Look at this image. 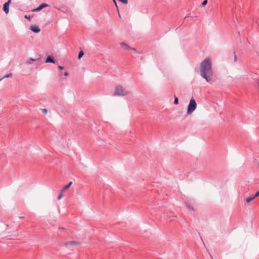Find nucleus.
<instances>
[{
	"instance_id": "nucleus-1",
	"label": "nucleus",
	"mask_w": 259,
	"mask_h": 259,
	"mask_svg": "<svg viewBox=\"0 0 259 259\" xmlns=\"http://www.w3.org/2000/svg\"><path fill=\"white\" fill-rule=\"evenodd\" d=\"M200 75L207 82L211 80L212 75V64L210 59L206 58L200 63Z\"/></svg>"
},
{
	"instance_id": "nucleus-2",
	"label": "nucleus",
	"mask_w": 259,
	"mask_h": 259,
	"mask_svg": "<svg viewBox=\"0 0 259 259\" xmlns=\"http://www.w3.org/2000/svg\"><path fill=\"white\" fill-rule=\"evenodd\" d=\"M130 94V92L129 91L123 88L121 85H119L116 87L113 95L124 96Z\"/></svg>"
},
{
	"instance_id": "nucleus-3",
	"label": "nucleus",
	"mask_w": 259,
	"mask_h": 259,
	"mask_svg": "<svg viewBox=\"0 0 259 259\" xmlns=\"http://www.w3.org/2000/svg\"><path fill=\"white\" fill-rule=\"evenodd\" d=\"M197 104L195 100L193 97H192L188 105L187 112V114L189 115L192 114L195 110Z\"/></svg>"
},
{
	"instance_id": "nucleus-4",
	"label": "nucleus",
	"mask_w": 259,
	"mask_h": 259,
	"mask_svg": "<svg viewBox=\"0 0 259 259\" xmlns=\"http://www.w3.org/2000/svg\"><path fill=\"white\" fill-rule=\"evenodd\" d=\"M11 3V0H8L3 5V10L6 14H8V13L9 12V5Z\"/></svg>"
},
{
	"instance_id": "nucleus-5",
	"label": "nucleus",
	"mask_w": 259,
	"mask_h": 259,
	"mask_svg": "<svg viewBox=\"0 0 259 259\" xmlns=\"http://www.w3.org/2000/svg\"><path fill=\"white\" fill-rule=\"evenodd\" d=\"M49 6V5L47 4L44 3L40 5L39 7L37 8L34 9L32 11L33 12H38L42 10L43 8H46L47 7Z\"/></svg>"
},
{
	"instance_id": "nucleus-6",
	"label": "nucleus",
	"mask_w": 259,
	"mask_h": 259,
	"mask_svg": "<svg viewBox=\"0 0 259 259\" xmlns=\"http://www.w3.org/2000/svg\"><path fill=\"white\" fill-rule=\"evenodd\" d=\"M46 63H55L56 61L53 56H48L45 61Z\"/></svg>"
},
{
	"instance_id": "nucleus-7",
	"label": "nucleus",
	"mask_w": 259,
	"mask_h": 259,
	"mask_svg": "<svg viewBox=\"0 0 259 259\" xmlns=\"http://www.w3.org/2000/svg\"><path fill=\"white\" fill-rule=\"evenodd\" d=\"M30 29L32 31H33V32H35V33H38L40 31V28L37 26H36V25L31 26Z\"/></svg>"
},
{
	"instance_id": "nucleus-8",
	"label": "nucleus",
	"mask_w": 259,
	"mask_h": 259,
	"mask_svg": "<svg viewBox=\"0 0 259 259\" xmlns=\"http://www.w3.org/2000/svg\"><path fill=\"white\" fill-rule=\"evenodd\" d=\"M78 244H79V242L72 241H69V242H66L65 243V246L66 247H69V246L74 245H78Z\"/></svg>"
},
{
	"instance_id": "nucleus-9",
	"label": "nucleus",
	"mask_w": 259,
	"mask_h": 259,
	"mask_svg": "<svg viewBox=\"0 0 259 259\" xmlns=\"http://www.w3.org/2000/svg\"><path fill=\"white\" fill-rule=\"evenodd\" d=\"M120 46L125 50L131 49V47H130L127 44H125L124 42H121Z\"/></svg>"
},
{
	"instance_id": "nucleus-10",
	"label": "nucleus",
	"mask_w": 259,
	"mask_h": 259,
	"mask_svg": "<svg viewBox=\"0 0 259 259\" xmlns=\"http://www.w3.org/2000/svg\"><path fill=\"white\" fill-rule=\"evenodd\" d=\"M72 183V182H70L68 184H67V185L65 186L63 188V189L61 190V192H63L65 191L67 189H68L70 187V186L71 185Z\"/></svg>"
},
{
	"instance_id": "nucleus-11",
	"label": "nucleus",
	"mask_w": 259,
	"mask_h": 259,
	"mask_svg": "<svg viewBox=\"0 0 259 259\" xmlns=\"http://www.w3.org/2000/svg\"><path fill=\"white\" fill-rule=\"evenodd\" d=\"M255 198L254 196L252 197H249L246 198V201L247 203L250 202L251 201H252L253 199H254Z\"/></svg>"
},
{
	"instance_id": "nucleus-12",
	"label": "nucleus",
	"mask_w": 259,
	"mask_h": 259,
	"mask_svg": "<svg viewBox=\"0 0 259 259\" xmlns=\"http://www.w3.org/2000/svg\"><path fill=\"white\" fill-rule=\"evenodd\" d=\"M84 55V53L83 51H81L79 52L78 55V59H80Z\"/></svg>"
},
{
	"instance_id": "nucleus-13",
	"label": "nucleus",
	"mask_w": 259,
	"mask_h": 259,
	"mask_svg": "<svg viewBox=\"0 0 259 259\" xmlns=\"http://www.w3.org/2000/svg\"><path fill=\"white\" fill-rule=\"evenodd\" d=\"M37 60L36 59H34L32 58H30L29 60V61H28L27 62H26V64H31V62L32 61H36Z\"/></svg>"
},
{
	"instance_id": "nucleus-14",
	"label": "nucleus",
	"mask_w": 259,
	"mask_h": 259,
	"mask_svg": "<svg viewBox=\"0 0 259 259\" xmlns=\"http://www.w3.org/2000/svg\"><path fill=\"white\" fill-rule=\"evenodd\" d=\"M13 76V74L12 73H9L8 74H6L2 78L4 79L5 78H9V77H12Z\"/></svg>"
},
{
	"instance_id": "nucleus-15",
	"label": "nucleus",
	"mask_w": 259,
	"mask_h": 259,
	"mask_svg": "<svg viewBox=\"0 0 259 259\" xmlns=\"http://www.w3.org/2000/svg\"><path fill=\"white\" fill-rule=\"evenodd\" d=\"M174 103L175 105H177L179 104V100H178V98L176 96H175V100H174Z\"/></svg>"
},
{
	"instance_id": "nucleus-16",
	"label": "nucleus",
	"mask_w": 259,
	"mask_h": 259,
	"mask_svg": "<svg viewBox=\"0 0 259 259\" xmlns=\"http://www.w3.org/2000/svg\"><path fill=\"white\" fill-rule=\"evenodd\" d=\"M186 205L187 207L191 210H194L193 207L191 206L188 203H186Z\"/></svg>"
},
{
	"instance_id": "nucleus-17",
	"label": "nucleus",
	"mask_w": 259,
	"mask_h": 259,
	"mask_svg": "<svg viewBox=\"0 0 259 259\" xmlns=\"http://www.w3.org/2000/svg\"><path fill=\"white\" fill-rule=\"evenodd\" d=\"M118 1L124 4H127L128 3V0H118Z\"/></svg>"
},
{
	"instance_id": "nucleus-18",
	"label": "nucleus",
	"mask_w": 259,
	"mask_h": 259,
	"mask_svg": "<svg viewBox=\"0 0 259 259\" xmlns=\"http://www.w3.org/2000/svg\"><path fill=\"white\" fill-rule=\"evenodd\" d=\"M62 193H63V192H62L61 191L60 194L59 195V196H58V200H60V199H61L62 198V197H63V194H62Z\"/></svg>"
},
{
	"instance_id": "nucleus-19",
	"label": "nucleus",
	"mask_w": 259,
	"mask_h": 259,
	"mask_svg": "<svg viewBox=\"0 0 259 259\" xmlns=\"http://www.w3.org/2000/svg\"><path fill=\"white\" fill-rule=\"evenodd\" d=\"M41 110H42V113L45 114H47V113L48 112L47 110L45 108L41 109Z\"/></svg>"
},
{
	"instance_id": "nucleus-20",
	"label": "nucleus",
	"mask_w": 259,
	"mask_h": 259,
	"mask_svg": "<svg viewBox=\"0 0 259 259\" xmlns=\"http://www.w3.org/2000/svg\"><path fill=\"white\" fill-rule=\"evenodd\" d=\"M207 0H205V1H204L202 2V5L203 6H205V5L207 4Z\"/></svg>"
},
{
	"instance_id": "nucleus-21",
	"label": "nucleus",
	"mask_w": 259,
	"mask_h": 259,
	"mask_svg": "<svg viewBox=\"0 0 259 259\" xmlns=\"http://www.w3.org/2000/svg\"><path fill=\"white\" fill-rule=\"evenodd\" d=\"M259 196V191L255 193V194L253 196L254 198H256V197Z\"/></svg>"
},
{
	"instance_id": "nucleus-22",
	"label": "nucleus",
	"mask_w": 259,
	"mask_h": 259,
	"mask_svg": "<svg viewBox=\"0 0 259 259\" xmlns=\"http://www.w3.org/2000/svg\"><path fill=\"white\" fill-rule=\"evenodd\" d=\"M237 56L235 54V53H234V62H236L237 61Z\"/></svg>"
},
{
	"instance_id": "nucleus-23",
	"label": "nucleus",
	"mask_w": 259,
	"mask_h": 259,
	"mask_svg": "<svg viewBox=\"0 0 259 259\" xmlns=\"http://www.w3.org/2000/svg\"><path fill=\"white\" fill-rule=\"evenodd\" d=\"M25 18L26 19H28L29 20H30V16H27V15H26V16H25Z\"/></svg>"
},
{
	"instance_id": "nucleus-24",
	"label": "nucleus",
	"mask_w": 259,
	"mask_h": 259,
	"mask_svg": "<svg viewBox=\"0 0 259 259\" xmlns=\"http://www.w3.org/2000/svg\"><path fill=\"white\" fill-rule=\"evenodd\" d=\"M64 76H67L68 75V72H65L64 73Z\"/></svg>"
},
{
	"instance_id": "nucleus-25",
	"label": "nucleus",
	"mask_w": 259,
	"mask_h": 259,
	"mask_svg": "<svg viewBox=\"0 0 259 259\" xmlns=\"http://www.w3.org/2000/svg\"><path fill=\"white\" fill-rule=\"evenodd\" d=\"M58 68L60 69H63L64 68V67L62 66H58Z\"/></svg>"
},
{
	"instance_id": "nucleus-26",
	"label": "nucleus",
	"mask_w": 259,
	"mask_h": 259,
	"mask_svg": "<svg viewBox=\"0 0 259 259\" xmlns=\"http://www.w3.org/2000/svg\"><path fill=\"white\" fill-rule=\"evenodd\" d=\"M130 50H133V51H136V49L135 48H132V47H131V49Z\"/></svg>"
},
{
	"instance_id": "nucleus-27",
	"label": "nucleus",
	"mask_w": 259,
	"mask_h": 259,
	"mask_svg": "<svg viewBox=\"0 0 259 259\" xmlns=\"http://www.w3.org/2000/svg\"><path fill=\"white\" fill-rule=\"evenodd\" d=\"M113 1L115 3V4L116 5V6L117 7V4H116V2L115 0H113Z\"/></svg>"
},
{
	"instance_id": "nucleus-28",
	"label": "nucleus",
	"mask_w": 259,
	"mask_h": 259,
	"mask_svg": "<svg viewBox=\"0 0 259 259\" xmlns=\"http://www.w3.org/2000/svg\"><path fill=\"white\" fill-rule=\"evenodd\" d=\"M2 79H3V78H1V79H0V81H1V80H2Z\"/></svg>"
},
{
	"instance_id": "nucleus-29",
	"label": "nucleus",
	"mask_w": 259,
	"mask_h": 259,
	"mask_svg": "<svg viewBox=\"0 0 259 259\" xmlns=\"http://www.w3.org/2000/svg\"><path fill=\"white\" fill-rule=\"evenodd\" d=\"M258 85H259V80H258Z\"/></svg>"
}]
</instances>
